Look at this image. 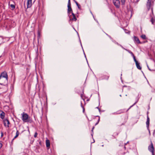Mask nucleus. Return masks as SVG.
I'll use <instances>...</instances> for the list:
<instances>
[{
  "mask_svg": "<svg viewBox=\"0 0 155 155\" xmlns=\"http://www.w3.org/2000/svg\"><path fill=\"white\" fill-rule=\"evenodd\" d=\"M8 82V78L0 77V84L4 86V88L5 89L3 92L7 91V87L6 85Z\"/></svg>",
  "mask_w": 155,
  "mask_h": 155,
  "instance_id": "obj_1",
  "label": "nucleus"
},
{
  "mask_svg": "<svg viewBox=\"0 0 155 155\" xmlns=\"http://www.w3.org/2000/svg\"><path fill=\"white\" fill-rule=\"evenodd\" d=\"M148 150L150 152L152 153V155H154V148L152 142L151 143V144L148 146Z\"/></svg>",
  "mask_w": 155,
  "mask_h": 155,
  "instance_id": "obj_2",
  "label": "nucleus"
},
{
  "mask_svg": "<svg viewBox=\"0 0 155 155\" xmlns=\"http://www.w3.org/2000/svg\"><path fill=\"white\" fill-rule=\"evenodd\" d=\"M113 3L114 5L117 8L120 7V0H113Z\"/></svg>",
  "mask_w": 155,
  "mask_h": 155,
  "instance_id": "obj_3",
  "label": "nucleus"
},
{
  "mask_svg": "<svg viewBox=\"0 0 155 155\" xmlns=\"http://www.w3.org/2000/svg\"><path fill=\"white\" fill-rule=\"evenodd\" d=\"M22 119L23 121L25 122H27L28 118V115L25 113H23L22 114Z\"/></svg>",
  "mask_w": 155,
  "mask_h": 155,
  "instance_id": "obj_4",
  "label": "nucleus"
},
{
  "mask_svg": "<svg viewBox=\"0 0 155 155\" xmlns=\"http://www.w3.org/2000/svg\"><path fill=\"white\" fill-rule=\"evenodd\" d=\"M3 123L5 127L8 128L9 127L10 122L7 119H4L3 120Z\"/></svg>",
  "mask_w": 155,
  "mask_h": 155,
  "instance_id": "obj_5",
  "label": "nucleus"
},
{
  "mask_svg": "<svg viewBox=\"0 0 155 155\" xmlns=\"http://www.w3.org/2000/svg\"><path fill=\"white\" fill-rule=\"evenodd\" d=\"M72 15L73 16V18H71L70 15L69 17V22L70 24H71V21H75L77 19L75 17V14L73 12H72Z\"/></svg>",
  "mask_w": 155,
  "mask_h": 155,
  "instance_id": "obj_6",
  "label": "nucleus"
},
{
  "mask_svg": "<svg viewBox=\"0 0 155 155\" xmlns=\"http://www.w3.org/2000/svg\"><path fill=\"white\" fill-rule=\"evenodd\" d=\"M133 40L135 43H136L138 44L141 43L139 38L135 36H134Z\"/></svg>",
  "mask_w": 155,
  "mask_h": 155,
  "instance_id": "obj_7",
  "label": "nucleus"
},
{
  "mask_svg": "<svg viewBox=\"0 0 155 155\" xmlns=\"http://www.w3.org/2000/svg\"><path fill=\"white\" fill-rule=\"evenodd\" d=\"M0 77L8 78V75L7 73L5 72L2 73L0 76Z\"/></svg>",
  "mask_w": 155,
  "mask_h": 155,
  "instance_id": "obj_8",
  "label": "nucleus"
},
{
  "mask_svg": "<svg viewBox=\"0 0 155 155\" xmlns=\"http://www.w3.org/2000/svg\"><path fill=\"white\" fill-rule=\"evenodd\" d=\"M146 126L147 128L148 129L150 124V118L148 115L147 116V121L146 122Z\"/></svg>",
  "mask_w": 155,
  "mask_h": 155,
  "instance_id": "obj_9",
  "label": "nucleus"
},
{
  "mask_svg": "<svg viewBox=\"0 0 155 155\" xmlns=\"http://www.w3.org/2000/svg\"><path fill=\"white\" fill-rule=\"evenodd\" d=\"M68 15L69 16L70 15V13L71 12V13H72V9L71 7V5H68Z\"/></svg>",
  "mask_w": 155,
  "mask_h": 155,
  "instance_id": "obj_10",
  "label": "nucleus"
},
{
  "mask_svg": "<svg viewBox=\"0 0 155 155\" xmlns=\"http://www.w3.org/2000/svg\"><path fill=\"white\" fill-rule=\"evenodd\" d=\"M136 101L127 110V111L131 108L134 106L138 101L139 98L138 97H136Z\"/></svg>",
  "mask_w": 155,
  "mask_h": 155,
  "instance_id": "obj_11",
  "label": "nucleus"
},
{
  "mask_svg": "<svg viewBox=\"0 0 155 155\" xmlns=\"http://www.w3.org/2000/svg\"><path fill=\"white\" fill-rule=\"evenodd\" d=\"M122 113H123V112L122 111V110H118V111H117V112L111 113L110 114L111 115H113V114H115V115L118 114H120Z\"/></svg>",
  "mask_w": 155,
  "mask_h": 155,
  "instance_id": "obj_12",
  "label": "nucleus"
},
{
  "mask_svg": "<svg viewBox=\"0 0 155 155\" xmlns=\"http://www.w3.org/2000/svg\"><path fill=\"white\" fill-rule=\"evenodd\" d=\"M5 113L2 111H0V117L2 119H3L5 117Z\"/></svg>",
  "mask_w": 155,
  "mask_h": 155,
  "instance_id": "obj_13",
  "label": "nucleus"
},
{
  "mask_svg": "<svg viewBox=\"0 0 155 155\" xmlns=\"http://www.w3.org/2000/svg\"><path fill=\"white\" fill-rule=\"evenodd\" d=\"M112 41L115 44H116L120 46L123 49H124V48L122 45L119 44L118 42H117L115 40H114L113 39V40H112Z\"/></svg>",
  "mask_w": 155,
  "mask_h": 155,
  "instance_id": "obj_14",
  "label": "nucleus"
},
{
  "mask_svg": "<svg viewBox=\"0 0 155 155\" xmlns=\"http://www.w3.org/2000/svg\"><path fill=\"white\" fill-rule=\"evenodd\" d=\"M46 146L48 148L50 147V142L48 140H47L46 141Z\"/></svg>",
  "mask_w": 155,
  "mask_h": 155,
  "instance_id": "obj_15",
  "label": "nucleus"
},
{
  "mask_svg": "<svg viewBox=\"0 0 155 155\" xmlns=\"http://www.w3.org/2000/svg\"><path fill=\"white\" fill-rule=\"evenodd\" d=\"M136 65L137 68L141 70V67L140 65V63L138 62L136 63Z\"/></svg>",
  "mask_w": 155,
  "mask_h": 155,
  "instance_id": "obj_16",
  "label": "nucleus"
},
{
  "mask_svg": "<svg viewBox=\"0 0 155 155\" xmlns=\"http://www.w3.org/2000/svg\"><path fill=\"white\" fill-rule=\"evenodd\" d=\"M124 49L126 51H127L128 52H129L130 54L131 55L132 57H133L134 56V55L133 53V52L132 51H130L129 50L126 49H125V48H124Z\"/></svg>",
  "mask_w": 155,
  "mask_h": 155,
  "instance_id": "obj_17",
  "label": "nucleus"
},
{
  "mask_svg": "<svg viewBox=\"0 0 155 155\" xmlns=\"http://www.w3.org/2000/svg\"><path fill=\"white\" fill-rule=\"evenodd\" d=\"M151 2H147V5L148 9H149L150 8L151 6Z\"/></svg>",
  "mask_w": 155,
  "mask_h": 155,
  "instance_id": "obj_18",
  "label": "nucleus"
},
{
  "mask_svg": "<svg viewBox=\"0 0 155 155\" xmlns=\"http://www.w3.org/2000/svg\"><path fill=\"white\" fill-rule=\"evenodd\" d=\"M74 2L76 3L77 6L78 8L80 10L81 9V6L80 5H79L78 3L76 1H74Z\"/></svg>",
  "mask_w": 155,
  "mask_h": 155,
  "instance_id": "obj_19",
  "label": "nucleus"
},
{
  "mask_svg": "<svg viewBox=\"0 0 155 155\" xmlns=\"http://www.w3.org/2000/svg\"><path fill=\"white\" fill-rule=\"evenodd\" d=\"M150 21L151 22L152 24H153V25L155 24V19H154V18H152L151 19Z\"/></svg>",
  "mask_w": 155,
  "mask_h": 155,
  "instance_id": "obj_20",
  "label": "nucleus"
},
{
  "mask_svg": "<svg viewBox=\"0 0 155 155\" xmlns=\"http://www.w3.org/2000/svg\"><path fill=\"white\" fill-rule=\"evenodd\" d=\"M140 37L143 39H146L147 38L146 36L145 35H141Z\"/></svg>",
  "mask_w": 155,
  "mask_h": 155,
  "instance_id": "obj_21",
  "label": "nucleus"
},
{
  "mask_svg": "<svg viewBox=\"0 0 155 155\" xmlns=\"http://www.w3.org/2000/svg\"><path fill=\"white\" fill-rule=\"evenodd\" d=\"M36 51V58H37L38 55V48H37L36 50H35Z\"/></svg>",
  "mask_w": 155,
  "mask_h": 155,
  "instance_id": "obj_22",
  "label": "nucleus"
},
{
  "mask_svg": "<svg viewBox=\"0 0 155 155\" xmlns=\"http://www.w3.org/2000/svg\"><path fill=\"white\" fill-rule=\"evenodd\" d=\"M81 107L83 108V112L84 113L85 111V109L84 108V107L82 105V104L81 102Z\"/></svg>",
  "mask_w": 155,
  "mask_h": 155,
  "instance_id": "obj_23",
  "label": "nucleus"
},
{
  "mask_svg": "<svg viewBox=\"0 0 155 155\" xmlns=\"http://www.w3.org/2000/svg\"><path fill=\"white\" fill-rule=\"evenodd\" d=\"M97 117H98L99 118L98 120L97 121L95 125H97L98 124V123L100 121V117L98 116H97Z\"/></svg>",
  "mask_w": 155,
  "mask_h": 155,
  "instance_id": "obj_24",
  "label": "nucleus"
},
{
  "mask_svg": "<svg viewBox=\"0 0 155 155\" xmlns=\"http://www.w3.org/2000/svg\"><path fill=\"white\" fill-rule=\"evenodd\" d=\"M121 2L122 5H124L125 2V0H121Z\"/></svg>",
  "mask_w": 155,
  "mask_h": 155,
  "instance_id": "obj_25",
  "label": "nucleus"
},
{
  "mask_svg": "<svg viewBox=\"0 0 155 155\" xmlns=\"http://www.w3.org/2000/svg\"><path fill=\"white\" fill-rule=\"evenodd\" d=\"M133 59H134V61L135 62V63H136L137 62H138V61L136 60V58H135V56H134L133 57Z\"/></svg>",
  "mask_w": 155,
  "mask_h": 155,
  "instance_id": "obj_26",
  "label": "nucleus"
},
{
  "mask_svg": "<svg viewBox=\"0 0 155 155\" xmlns=\"http://www.w3.org/2000/svg\"><path fill=\"white\" fill-rule=\"evenodd\" d=\"M139 1V0H133V2L135 4H137Z\"/></svg>",
  "mask_w": 155,
  "mask_h": 155,
  "instance_id": "obj_27",
  "label": "nucleus"
},
{
  "mask_svg": "<svg viewBox=\"0 0 155 155\" xmlns=\"http://www.w3.org/2000/svg\"><path fill=\"white\" fill-rule=\"evenodd\" d=\"M10 6H11V7L12 8H13V9L15 8V6L14 5L11 4V5H10Z\"/></svg>",
  "mask_w": 155,
  "mask_h": 155,
  "instance_id": "obj_28",
  "label": "nucleus"
},
{
  "mask_svg": "<svg viewBox=\"0 0 155 155\" xmlns=\"http://www.w3.org/2000/svg\"><path fill=\"white\" fill-rule=\"evenodd\" d=\"M38 135V133L37 132H35V133L34 135V137L35 138H36L37 137Z\"/></svg>",
  "mask_w": 155,
  "mask_h": 155,
  "instance_id": "obj_29",
  "label": "nucleus"
},
{
  "mask_svg": "<svg viewBox=\"0 0 155 155\" xmlns=\"http://www.w3.org/2000/svg\"><path fill=\"white\" fill-rule=\"evenodd\" d=\"M83 52H84V55L85 57V58L86 59V61H87V64H88V61H87V58H86V55H85V53H84V50H83Z\"/></svg>",
  "mask_w": 155,
  "mask_h": 155,
  "instance_id": "obj_30",
  "label": "nucleus"
},
{
  "mask_svg": "<svg viewBox=\"0 0 155 155\" xmlns=\"http://www.w3.org/2000/svg\"><path fill=\"white\" fill-rule=\"evenodd\" d=\"M83 52H84V55L85 57V58L86 59V61H87V64H88V61H87V58H86V55H85V53H84V50H83Z\"/></svg>",
  "mask_w": 155,
  "mask_h": 155,
  "instance_id": "obj_31",
  "label": "nucleus"
},
{
  "mask_svg": "<svg viewBox=\"0 0 155 155\" xmlns=\"http://www.w3.org/2000/svg\"><path fill=\"white\" fill-rule=\"evenodd\" d=\"M68 5H71L70 0H68Z\"/></svg>",
  "mask_w": 155,
  "mask_h": 155,
  "instance_id": "obj_32",
  "label": "nucleus"
},
{
  "mask_svg": "<svg viewBox=\"0 0 155 155\" xmlns=\"http://www.w3.org/2000/svg\"><path fill=\"white\" fill-rule=\"evenodd\" d=\"M27 8H28V5H29V0H27Z\"/></svg>",
  "mask_w": 155,
  "mask_h": 155,
  "instance_id": "obj_33",
  "label": "nucleus"
},
{
  "mask_svg": "<svg viewBox=\"0 0 155 155\" xmlns=\"http://www.w3.org/2000/svg\"><path fill=\"white\" fill-rule=\"evenodd\" d=\"M78 33V36H79L78 33ZM79 37V41H80V43L81 45V46L82 47V48H83L82 46V44H81V40L80 39Z\"/></svg>",
  "mask_w": 155,
  "mask_h": 155,
  "instance_id": "obj_34",
  "label": "nucleus"
},
{
  "mask_svg": "<svg viewBox=\"0 0 155 155\" xmlns=\"http://www.w3.org/2000/svg\"><path fill=\"white\" fill-rule=\"evenodd\" d=\"M19 132H18V130H17V132H16V135H17L18 136V135H19Z\"/></svg>",
  "mask_w": 155,
  "mask_h": 155,
  "instance_id": "obj_35",
  "label": "nucleus"
},
{
  "mask_svg": "<svg viewBox=\"0 0 155 155\" xmlns=\"http://www.w3.org/2000/svg\"><path fill=\"white\" fill-rule=\"evenodd\" d=\"M3 136V134L2 132H1V137H2Z\"/></svg>",
  "mask_w": 155,
  "mask_h": 155,
  "instance_id": "obj_36",
  "label": "nucleus"
},
{
  "mask_svg": "<svg viewBox=\"0 0 155 155\" xmlns=\"http://www.w3.org/2000/svg\"><path fill=\"white\" fill-rule=\"evenodd\" d=\"M127 143H124V149H125L126 148V147H125V145L127 144Z\"/></svg>",
  "mask_w": 155,
  "mask_h": 155,
  "instance_id": "obj_37",
  "label": "nucleus"
},
{
  "mask_svg": "<svg viewBox=\"0 0 155 155\" xmlns=\"http://www.w3.org/2000/svg\"><path fill=\"white\" fill-rule=\"evenodd\" d=\"M93 130L92 129L91 131H92V133H91V135L92 137L93 136Z\"/></svg>",
  "mask_w": 155,
  "mask_h": 155,
  "instance_id": "obj_38",
  "label": "nucleus"
},
{
  "mask_svg": "<svg viewBox=\"0 0 155 155\" xmlns=\"http://www.w3.org/2000/svg\"><path fill=\"white\" fill-rule=\"evenodd\" d=\"M108 36L109 37V38L111 40H113V39L110 35H108Z\"/></svg>",
  "mask_w": 155,
  "mask_h": 155,
  "instance_id": "obj_39",
  "label": "nucleus"
},
{
  "mask_svg": "<svg viewBox=\"0 0 155 155\" xmlns=\"http://www.w3.org/2000/svg\"><path fill=\"white\" fill-rule=\"evenodd\" d=\"M147 68H148V69H149L150 71H152V70H151V69H150V68H149V66H148V65H147Z\"/></svg>",
  "mask_w": 155,
  "mask_h": 155,
  "instance_id": "obj_40",
  "label": "nucleus"
},
{
  "mask_svg": "<svg viewBox=\"0 0 155 155\" xmlns=\"http://www.w3.org/2000/svg\"><path fill=\"white\" fill-rule=\"evenodd\" d=\"M109 78V76H107V78H105V79H107V80H108Z\"/></svg>",
  "mask_w": 155,
  "mask_h": 155,
  "instance_id": "obj_41",
  "label": "nucleus"
},
{
  "mask_svg": "<svg viewBox=\"0 0 155 155\" xmlns=\"http://www.w3.org/2000/svg\"><path fill=\"white\" fill-rule=\"evenodd\" d=\"M18 136L17 135H16V136L14 137V138L13 139H14L16 138V137H17Z\"/></svg>",
  "mask_w": 155,
  "mask_h": 155,
  "instance_id": "obj_42",
  "label": "nucleus"
},
{
  "mask_svg": "<svg viewBox=\"0 0 155 155\" xmlns=\"http://www.w3.org/2000/svg\"><path fill=\"white\" fill-rule=\"evenodd\" d=\"M96 108H97V109H98L99 111L100 112V109L99 108V107H96Z\"/></svg>",
  "mask_w": 155,
  "mask_h": 155,
  "instance_id": "obj_43",
  "label": "nucleus"
},
{
  "mask_svg": "<svg viewBox=\"0 0 155 155\" xmlns=\"http://www.w3.org/2000/svg\"><path fill=\"white\" fill-rule=\"evenodd\" d=\"M151 0H147V2H151Z\"/></svg>",
  "mask_w": 155,
  "mask_h": 155,
  "instance_id": "obj_44",
  "label": "nucleus"
},
{
  "mask_svg": "<svg viewBox=\"0 0 155 155\" xmlns=\"http://www.w3.org/2000/svg\"><path fill=\"white\" fill-rule=\"evenodd\" d=\"M38 36H39L40 34V32L39 31L38 32Z\"/></svg>",
  "mask_w": 155,
  "mask_h": 155,
  "instance_id": "obj_45",
  "label": "nucleus"
},
{
  "mask_svg": "<svg viewBox=\"0 0 155 155\" xmlns=\"http://www.w3.org/2000/svg\"><path fill=\"white\" fill-rule=\"evenodd\" d=\"M34 141V139H33V140H31V143H32Z\"/></svg>",
  "mask_w": 155,
  "mask_h": 155,
  "instance_id": "obj_46",
  "label": "nucleus"
},
{
  "mask_svg": "<svg viewBox=\"0 0 155 155\" xmlns=\"http://www.w3.org/2000/svg\"><path fill=\"white\" fill-rule=\"evenodd\" d=\"M155 133V129L154 130L153 132V135Z\"/></svg>",
  "mask_w": 155,
  "mask_h": 155,
  "instance_id": "obj_47",
  "label": "nucleus"
},
{
  "mask_svg": "<svg viewBox=\"0 0 155 155\" xmlns=\"http://www.w3.org/2000/svg\"><path fill=\"white\" fill-rule=\"evenodd\" d=\"M124 30H125V31L126 33H127V32H126V31H127V30H126V29H125Z\"/></svg>",
  "mask_w": 155,
  "mask_h": 155,
  "instance_id": "obj_48",
  "label": "nucleus"
},
{
  "mask_svg": "<svg viewBox=\"0 0 155 155\" xmlns=\"http://www.w3.org/2000/svg\"><path fill=\"white\" fill-rule=\"evenodd\" d=\"M30 2L31 3V0H30Z\"/></svg>",
  "mask_w": 155,
  "mask_h": 155,
  "instance_id": "obj_49",
  "label": "nucleus"
},
{
  "mask_svg": "<svg viewBox=\"0 0 155 155\" xmlns=\"http://www.w3.org/2000/svg\"><path fill=\"white\" fill-rule=\"evenodd\" d=\"M94 127H93L92 128V129L93 130H94Z\"/></svg>",
  "mask_w": 155,
  "mask_h": 155,
  "instance_id": "obj_50",
  "label": "nucleus"
},
{
  "mask_svg": "<svg viewBox=\"0 0 155 155\" xmlns=\"http://www.w3.org/2000/svg\"><path fill=\"white\" fill-rule=\"evenodd\" d=\"M91 14L92 15H93V14H92V13L91 12ZM93 17L94 18V17L93 15ZM94 19V20H95V19Z\"/></svg>",
  "mask_w": 155,
  "mask_h": 155,
  "instance_id": "obj_51",
  "label": "nucleus"
},
{
  "mask_svg": "<svg viewBox=\"0 0 155 155\" xmlns=\"http://www.w3.org/2000/svg\"><path fill=\"white\" fill-rule=\"evenodd\" d=\"M81 98H82V94H81Z\"/></svg>",
  "mask_w": 155,
  "mask_h": 155,
  "instance_id": "obj_52",
  "label": "nucleus"
},
{
  "mask_svg": "<svg viewBox=\"0 0 155 155\" xmlns=\"http://www.w3.org/2000/svg\"><path fill=\"white\" fill-rule=\"evenodd\" d=\"M106 35H107V36H108V35H109L108 34H107L106 33Z\"/></svg>",
  "mask_w": 155,
  "mask_h": 155,
  "instance_id": "obj_53",
  "label": "nucleus"
},
{
  "mask_svg": "<svg viewBox=\"0 0 155 155\" xmlns=\"http://www.w3.org/2000/svg\"><path fill=\"white\" fill-rule=\"evenodd\" d=\"M82 99H83V101H84V99H83V98H82Z\"/></svg>",
  "mask_w": 155,
  "mask_h": 155,
  "instance_id": "obj_54",
  "label": "nucleus"
},
{
  "mask_svg": "<svg viewBox=\"0 0 155 155\" xmlns=\"http://www.w3.org/2000/svg\"><path fill=\"white\" fill-rule=\"evenodd\" d=\"M148 112H147V115H148Z\"/></svg>",
  "mask_w": 155,
  "mask_h": 155,
  "instance_id": "obj_55",
  "label": "nucleus"
},
{
  "mask_svg": "<svg viewBox=\"0 0 155 155\" xmlns=\"http://www.w3.org/2000/svg\"><path fill=\"white\" fill-rule=\"evenodd\" d=\"M120 97H121V94H120Z\"/></svg>",
  "mask_w": 155,
  "mask_h": 155,
  "instance_id": "obj_56",
  "label": "nucleus"
},
{
  "mask_svg": "<svg viewBox=\"0 0 155 155\" xmlns=\"http://www.w3.org/2000/svg\"><path fill=\"white\" fill-rule=\"evenodd\" d=\"M128 142H129V141H127V143H128Z\"/></svg>",
  "mask_w": 155,
  "mask_h": 155,
  "instance_id": "obj_57",
  "label": "nucleus"
},
{
  "mask_svg": "<svg viewBox=\"0 0 155 155\" xmlns=\"http://www.w3.org/2000/svg\"><path fill=\"white\" fill-rule=\"evenodd\" d=\"M102 147H103V146H104V145H102Z\"/></svg>",
  "mask_w": 155,
  "mask_h": 155,
  "instance_id": "obj_58",
  "label": "nucleus"
},
{
  "mask_svg": "<svg viewBox=\"0 0 155 155\" xmlns=\"http://www.w3.org/2000/svg\"><path fill=\"white\" fill-rule=\"evenodd\" d=\"M149 130V132L150 133V130Z\"/></svg>",
  "mask_w": 155,
  "mask_h": 155,
  "instance_id": "obj_59",
  "label": "nucleus"
},
{
  "mask_svg": "<svg viewBox=\"0 0 155 155\" xmlns=\"http://www.w3.org/2000/svg\"><path fill=\"white\" fill-rule=\"evenodd\" d=\"M94 141L93 143L94 142Z\"/></svg>",
  "mask_w": 155,
  "mask_h": 155,
  "instance_id": "obj_60",
  "label": "nucleus"
},
{
  "mask_svg": "<svg viewBox=\"0 0 155 155\" xmlns=\"http://www.w3.org/2000/svg\"><path fill=\"white\" fill-rule=\"evenodd\" d=\"M73 0L74 1H74H75V0Z\"/></svg>",
  "mask_w": 155,
  "mask_h": 155,
  "instance_id": "obj_61",
  "label": "nucleus"
},
{
  "mask_svg": "<svg viewBox=\"0 0 155 155\" xmlns=\"http://www.w3.org/2000/svg\"><path fill=\"white\" fill-rule=\"evenodd\" d=\"M87 119H88V117H87Z\"/></svg>",
  "mask_w": 155,
  "mask_h": 155,
  "instance_id": "obj_62",
  "label": "nucleus"
}]
</instances>
